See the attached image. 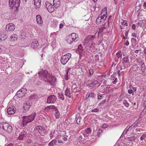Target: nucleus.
Returning <instances> with one entry per match:
<instances>
[{"mask_svg": "<svg viewBox=\"0 0 146 146\" xmlns=\"http://www.w3.org/2000/svg\"><path fill=\"white\" fill-rule=\"evenodd\" d=\"M40 79L45 81L48 82L50 84L53 85L54 82L49 79L52 80L55 78L54 76H52L46 70L42 69L38 73Z\"/></svg>", "mask_w": 146, "mask_h": 146, "instance_id": "1", "label": "nucleus"}, {"mask_svg": "<svg viewBox=\"0 0 146 146\" xmlns=\"http://www.w3.org/2000/svg\"><path fill=\"white\" fill-rule=\"evenodd\" d=\"M105 11V12H104L103 10L102 11L101 13L96 20V24L98 25L105 22L107 16V9H106Z\"/></svg>", "mask_w": 146, "mask_h": 146, "instance_id": "2", "label": "nucleus"}, {"mask_svg": "<svg viewBox=\"0 0 146 146\" xmlns=\"http://www.w3.org/2000/svg\"><path fill=\"white\" fill-rule=\"evenodd\" d=\"M36 115V113L34 112L30 115L23 116L22 117L23 121H25L26 123H30L34 119Z\"/></svg>", "mask_w": 146, "mask_h": 146, "instance_id": "3", "label": "nucleus"}, {"mask_svg": "<svg viewBox=\"0 0 146 146\" xmlns=\"http://www.w3.org/2000/svg\"><path fill=\"white\" fill-rule=\"evenodd\" d=\"M0 127L8 133H11L13 131V128L9 124L5 122L1 123Z\"/></svg>", "mask_w": 146, "mask_h": 146, "instance_id": "4", "label": "nucleus"}, {"mask_svg": "<svg viewBox=\"0 0 146 146\" xmlns=\"http://www.w3.org/2000/svg\"><path fill=\"white\" fill-rule=\"evenodd\" d=\"M27 92V89L25 88H22L17 92L16 96L13 98V100H15V98H21L25 96Z\"/></svg>", "mask_w": 146, "mask_h": 146, "instance_id": "5", "label": "nucleus"}, {"mask_svg": "<svg viewBox=\"0 0 146 146\" xmlns=\"http://www.w3.org/2000/svg\"><path fill=\"white\" fill-rule=\"evenodd\" d=\"M71 56V54L70 53H67L65 54L62 56L60 62L61 63L64 65L68 61Z\"/></svg>", "mask_w": 146, "mask_h": 146, "instance_id": "6", "label": "nucleus"}, {"mask_svg": "<svg viewBox=\"0 0 146 146\" xmlns=\"http://www.w3.org/2000/svg\"><path fill=\"white\" fill-rule=\"evenodd\" d=\"M45 129L42 126H36L34 129V132L38 135L45 133Z\"/></svg>", "mask_w": 146, "mask_h": 146, "instance_id": "7", "label": "nucleus"}, {"mask_svg": "<svg viewBox=\"0 0 146 146\" xmlns=\"http://www.w3.org/2000/svg\"><path fill=\"white\" fill-rule=\"evenodd\" d=\"M39 45L38 40L36 39L33 40L31 43V47L33 49H37Z\"/></svg>", "mask_w": 146, "mask_h": 146, "instance_id": "8", "label": "nucleus"}, {"mask_svg": "<svg viewBox=\"0 0 146 146\" xmlns=\"http://www.w3.org/2000/svg\"><path fill=\"white\" fill-rule=\"evenodd\" d=\"M46 7L48 11L50 13H52L54 11V8L53 6L48 2L45 3Z\"/></svg>", "mask_w": 146, "mask_h": 146, "instance_id": "9", "label": "nucleus"}, {"mask_svg": "<svg viewBox=\"0 0 146 146\" xmlns=\"http://www.w3.org/2000/svg\"><path fill=\"white\" fill-rule=\"evenodd\" d=\"M95 36L94 35H89L86 37L84 41V44H87L90 41H92L93 40Z\"/></svg>", "mask_w": 146, "mask_h": 146, "instance_id": "10", "label": "nucleus"}, {"mask_svg": "<svg viewBox=\"0 0 146 146\" xmlns=\"http://www.w3.org/2000/svg\"><path fill=\"white\" fill-rule=\"evenodd\" d=\"M32 102L31 101H25V102L23 104V107L25 110H28L32 106Z\"/></svg>", "mask_w": 146, "mask_h": 146, "instance_id": "11", "label": "nucleus"}, {"mask_svg": "<svg viewBox=\"0 0 146 146\" xmlns=\"http://www.w3.org/2000/svg\"><path fill=\"white\" fill-rule=\"evenodd\" d=\"M15 28V26L13 24L10 23L6 25V29L7 31H13Z\"/></svg>", "mask_w": 146, "mask_h": 146, "instance_id": "12", "label": "nucleus"}, {"mask_svg": "<svg viewBox=\"0 0 146 146\" xmlns=\"http://www.w3.org/2000/svg\"><path fill=\"white\" fill-rule=\"evenodd\" d=\"M96 95L94 94L93 93L88 92V93L86 96V99L90 100L92 98H94V99Z\"/></svg>", "mask_w": 146, "mask_h": 146, "instance_id": "13", "label": "nucleus"}, {"mask_svg": "<svg viewBox=\"0 0 146 146\" xmlns=\"http://www.w3.org/2000/svg\"><path fill=\"white\" fill-rule=\"evenodd\" d=\"M16 111L15 109L13 106L9 107L7 110V112L9 115L13 114Z\"/></svg>", "mask_w": 146, "mask_h": 146, "instance_id": "14", "label": "nucleus"}, {"mask_svg": "<svg viewBox=\"0 0 146 146\" xmlns=\"http://www.w3.org/2000/svg\"><path fill=\"white\" fill-rule=\"evenodd\" d=\"M70 36L73 39V40L74 41V42H76L78 41V35L75 33H72Z\"/></svg>", "mask_w": 146, "mask_h": 146, "instance_id": "15", "label": "nucleus"}, {"mask_svg": "<svg viewBox=\"0 0 146 146\" xmlns=\"http://www.w3.org/2000/svg\"><path fill=\"white\" fill-rule=\"evenodd\" d=\"M53 5L55 8H57L60 5V0H53Z\"/></svg>", "mask_w": 146, "mask_h": 146, "instance_id": "16", "label": "nucleus"}, {"mask_svg": "<svg viewBox=\"0 0 146 146\" xmlns=\"http://www.w3.org/2000/svg\"><path fill=\"white\" fill-rule=\"evenodd\" d=\"M36 19L37 23L38 24H41L42 23V20L40 15H37L36 16Z\"/></svg>", "mask_w": 146, "mask_h": 146, "instance_id": "17", "label": "nucleus"}, {"mask_svg": "<svg viewBox=\"0 0 146 146\" xmlns=\"http://www.w3.org/2000/svg\"><path fill=\"white\" fill-rule=\"evenodd\" d=\"M98 81L96 80H91V83H90V87H93L95 85L98 84Z\"/></svg>", "mask_w": 146, "mask_h": 146, "instance_id": "18", "label": "nucleus"}, {"mask_svg": "<svg viewBox=\"0 0 146 146\" xmlns=\"http://www.w3.org/2000/svg\"><path fill=\"white\" fill-rule=\"evenodd\" d=\"M71 36L69 35L66 37V40L68 43L71 44L72 43L74 42Z\"/></svg>", "mask_w": 146, "mask_h": 146, "instance_id": "19", "label": "nucleus"}, {"mask_svg": "<svg viewBox=\"0 0 146 146\" xmlns=\"http://www.w3.org/2000/svg\"><path fill=\"white\" fill-rule=\"evenodd\" d=\"M17 34H15L12 35L10 36L9 40L10 41H14L17 40Z\"/></svg>", "mask_w": 146, "mask_h": 146, "instance_id": "20", "label": "nucleus"}, {"mask_svg": "<svg viewBox=\"0 0 146 146\" xmlns=\"http://www.w3.org/2000/svg\"><path fill=\"white\" fill-rule=\"evenodd\" d=\"M34 5L36 8H40L41 3V0H34Z\"/></svg>", "mask_w": 146, "mask_h": 146, "instance_id": "21", "label": "nucleus"}, {"mask_svg": "<svg viewBox=\"0 0 146 146\" xmlns=\"http://www.w3.org/2000/svg\"><path fill=\"white\" fill-rule=\"evenodd\" d=\"M143 2V0H138L136 2V5L137 7H139V9H141V7Z\"/></svg>", "mask_w": 146, "mask_h": 146, "instance_id": "22", "label": "nucleus"}, {"mask_svg": "<svg viewBox=\"0 0 146 146\" xmlns=\"http://www.w3.org/2000/svg\"><path fill=\"white\" fill-rule=\"evenodd\" d=\"M45 110H49L50 109H53L54 111H57V109L54 105L49 106L45 108Z\"/></svg>", "mask_w": 146, "mask_h": 146, "instance_id": "23", "label": "nucleus"}, {"mask_svg": "<svg viewBox=\"0 0 146 146\" xmlns=\"http://www.w3.org/2000/svg\"><path fill=\"white\" fill-rule=\"evenodd\" d=\"M16 136L17 138H18V139L19 140H22L23 138L25 137V134L24 133H19L18 136L16 135Z\"/></svg>", "mask_w": 146, "mask_h": 146, "instance_id": "24", "label": "nucleus"}, {"mask_svg": "<svg viewBox=\"0 0 146 146\" xmlns=\"http://www.w3.org/2000/svg\"><path fill=\"white\" fill-rule=\"evenodd\" d=\"M56 97L54 95H52L48 97L47 99V100H56Z\"/></svg>", "mask_w": 146, "mask_h": 146, "instance_id": "25", "label": "nucleus"}, {"mask_svg": "<svg viewBox=\"0 0 146 146\" xmlns=\"http://www.w3.org/2000/svg\"><path fill=\"white\" fill-rule=\"evenodd\" d=\"M65 94L66 96H68L69 98H71V96L70 95V90L68 88H67L66 89L65 92Z\"/></svg>", "mask_w": 146, "mask_h": 146, "instance_id": "26", "label": "nucleus"}, {"mask_svg": "<svg viewBox=\"0 0 146 146\" xmlns=\"http://www.w3.org/2000/svg\"><path fill=\"white\" fill-rule=\"evenodd\" d=\"M9 4L10 6L11 7V8L12 9L13 8L15 4L14 0H9Z\"/></svg>", "mask_w": 146, "mask_h": 146, "instance_id": "27", "label": "nucleus"}, {"mask_svg": "<svg viewBox=\"0 0 146 146\" xmlns=\"http://www.w3.org/2000/svg\"><path fill=\"white\" fill-rule=\"evenodd\" d=\"M20 3V0H16L15 1V7L17 9L19 7Z\"/></svg>", "mask_w": 146, "mask_h": 146, "instance_id": "28", "label": "nucleus"}, {"mask_svg": "<svg viewBox=\"0 0 146 146\" xmlns=\"http://www.w3.org/2000/svg\"><path fill=\"white\" fill-rule=\"evenodd\" d=\"M77 51H78L80 53H82L83 50V47L81 44L79 45L78 46V49L77 50Z\"/></svg>", "mask_w": 146, "mask_h": 146, "instance_id": "29", "label": "nucleus"}, {"mask_svg": "<svg viewBox=\"0 0 146 146\" xmlns=\"http://www.w3.org/2000/svg\"><path fill=\"white\" fill-rule=\"evenodd\" d=\"M57 22L56 21H53L51 22V25L53 27L56 28L57 26Z\"/></svg>", "mask_w": 146, "mask_h": 146, "instance_id": "30", "label": "nucleus"}, {"mask_svg": "<svg viewBox=\"0 0 146 146\" xmlns=\"http://www.w3.org/2000/svg\"><path fill=\"white\" fill-rule=\"evenodd\" d=\"M57 140L55 139H53L48 144V145L49 146H53L54 144L56 143Z\"/></svg>", "mask_w": 146, "mask_h": 146, "instance_id": "31", "label": "nucleus"}, {"mask_svg": "<svg viewBox=\"0 0 146 146\" xmlns=\"http://www.w3.org/2000/svg\"><path fill=\"white\" fill-rule=\"evenodd\" d=\"M84 134H83L81 133L80 134V135L78 138L79 141H82L84 139Z\"/></svg>", "mask_w": 146, "mask_h": 146, "instance_id": "32", "label": "nucleus"}, {"mask_svg": "<svg viewBox=\"0 0 146 146\" xmlns=\"http://www.w3.org/2000/svg\"><path fill=\"white\" fill-rule=\"evenodd\" d=\"M136 139V137L134 136H132L131 137H128L127 138V139L129 141H133L135 140Z\"/></svg>", "mask_w": 146, "mask_h": 146, "instance_id": "33", "label": "nucleus"}, {"mask_svg": "<svg viewBox=\"0 0 146 146\" xmlns=\"http://www.w3.org/2000/svg\"><path fill=\"white\" fill-rule=\"evenodd\" d=\"M139 68V67L137 64L134 65L132 67V68L133 69L134 71H138V70Z\"/></svg>", "mask_w": 146, "mask_h": 146, "instance_id": "34", "label": "nucleus"}, {"mask_svg": "<svg viewBox=\"0 0 146 146\" xmlns=\"http://www.w3.org/2000/svg\"><path fill=\"white\" fill-rule=\"evenodd\" d=\"M37 98V96L35 94H34L32 96H29V99L30 100H36Z\"/></svg>", "mask_w": 146, "mask_h": 146, "instance_id": "35", "label": "nucleus"}, {"mask_svg": "<svg viewBox=\"0 0 146 146\" xmlns=\"http://www.w3.org/2000/svg\"><path fill=\"white\" fill-rule=\"evenodd\" d=\"M137 25L139 26H141V27H143L144 26V24L143 22L142 21H140L137 23Z\"/></svg>", "mask_w": 146, "mask_h": 146, "instance_id": "36", "label": "nucleus"}, {"mask_svg": "<svg viewBox=\"0 0 146 146\" xmlns=\"http://www.w3.org/2000/svg\"><path fill=\"white\" fill-rule=\"evenodd\" d=\"M76 121L77 124H79L80 122V117L79 116H77L76 118Z\"/></svg>", "mask_w": 146, "mask_h": 146, "instance_id": "37", "label": "nucleus"}, {"mask_svg": "<svg viewBox=\"0 0 146 146\" xmlns=\"http://www.w3.org/2000/svg\"><path fill=\"white\" fill-rule=\"evenodd\" d=\"M56 111L55 114L56 118L57 119L59 118L60 117V113L58 111V110H57V111Z\"/></svg>", "mask_w": 146, "mask_h": 146, "instance_id": "38", "label": "nucleus"}, {"mask_svg": "<svg viewBox=\"0 0 146 146\" xmlns=\"http://www.w3.org/2000/svg\"><path fill=\"white\" fill-rule=\"evenodd\" d=\"M84 86H88V87H90V83L88 81H85L84 82Z\"/></svg>", "mask_w": 146, "mask_h": 146, "instance_id": "39", "label": "nucleus"}, {"mask_svg": "<svg viewBox=\"0 0 146 146\" xmlns=\"http://www.w3.org/2000/svg\"><path fill=\"white\" fill-rule=\"evenodd\" d=\"M75 90V92L76 93L79 92L81 90V88L79 87H75L74 88V90Z\"/></svg>", "mask_w": 146, "mask_h": 146, "instance_id": "40", "label": "nucleus"}, {"mask_svg": "<svg viewBox=\"0 0 146 146\" xmlns=\"http://www.w3.org/2000/svg\"><path fill=\"white\" fill-rule=\"evenodd\" d=\"M89 77H90L93 74L94 72L91 69H90L89 70Z\"/></svg>", "mask_w": 146, "mask_h": 146, "instance_id": "41", "label": "nucleus"}, {"mask_svg": "<svg viewBox=\"0 0 146 146\" xmlns=\"http://www.w3.org/2000/svg\"><path fill=\"white\" fill-rule=\"evenodd\" d=\"M123 59L125 62H129V58L128 56L123 57Z\"/></svg>", "mask_w": 146, "mask_h": 146, "instance_id": "42", "label": "nucleus"}, {"mask_svg": "<svg viewBox=\"0 0 146 146\" xmlns=\"http://www.w3.org/2000/svg\"><path fill=\"white\" fill-rule=\"evenodd\" d=\"M96 5H93L92 6H91V10L92 11L94 12L95 10L96 9Z\"/></svg>", "mask_w": 146, "mask_h": 146, "instance_id": "43", "label": "nucleus"}, {"mask_svg": "<svg viewBox=\"0 0 146 146\" xmlns=\"http://www.w3.org/2000/svg\"><path fill=\"white\" fill-rule=\"evenodd\" d=\"M121 24L124 26H127L128 25V24L127 23V22L125 20H123V21L122 23H121Z\"/></svg>", "mask_w": 146, "mask_h": 146, "instance_id": "44", "label": "nucleus"}, {"mask_svg": "<svg viewBox=\"0 0 146 146\" xmlns=\"http://www.w3.org/2000/svg\"><path fill=\"white\" fill-rule=\"evenodd\" d=\"M146 69L144 63H143L141 65V70H145Z\"/></svg>", "mask_w": 146, "mask_h": 146, "instance_id": "45", "label": "nucleus"}, {"mask_svg": "<svg viewBox=\"0 0 146 146\" xmlns=\"http://www.w3.org/2000/svg\"><path fill=\"white\" fill-rule=\"evenodd\" d=\"M116 55L117 57L119 58L120 57H121L122 56V53L121 51H118L116 53Z\"/></svg>", "mask_w": 146, "mask_h": 146, "instance_id": "46", "label": "nucleus"}, {"mask_svg": "<svg viewBox=\"0 0 146 146\" xmlns=\"http://www.w3.org/2000/svg\"><path fill=\"white\" fill-rule=\"evenodd\" d=\"M103 97L104 96L102 95L99 94H98L97 98L98 100L102 99Z\"/></svg>", "mask_w": 146, "mask_h": 146, "instance_id": "47", "label": "nucleus"}, {"mask_svg": "<svg viewBox=\"0 0 146 146\" xmlns=\"http://www.w3.org/2000/svg\"><path fill=\"white\" fill-rule=\"evenodd\" d=\"M102 130L101 129H99L97 133V136L99 137L101 135V133H102Z\"/></svg>", "mask_w": 146, "mask_h": 146, "instance_id": "48", "label": "nucleus"}, {"mask_svg": "<svg viewBox=\"0 0 146 146\" xmlns=\"http://www.w3.org/2000/svg\"><path fill=\"white\" fill-rule=\"evenodd\" d=\"M146 138V134H143L140 137V139L141 141L143 140L144 139Z\"/></svg>", "mask_w": 146, "mask_h": 146, "instance_id": "49", "label": "nucleus"}, {"mask_svg": "<svg viewBox=\"0 0 146 146\" xmlns=\"http://www.w3.org/2000/svg\"><path fill=\"white\" fill-rule=\"evenodd\" d=\"M135 125L137 126L134 123L131 125L128 128V129L131 130V129L135 127Z\"/></svg>", "mask_w": 146, "mask_h": 146, "instance_id": "50", "label": "nucleus"}, {"mask_svg": "<svg viewBox=\"0 0 146 146\" xmlns=\"http://www.w3.org/2000/svg\"><path fill=\"white\" fill-rule=\"evenodd\" d=\"M85 132L87 134H88L91 132V130L90 128H88L85 130Z\"/></svg>", "mask_w": 146, "mask_h": 146, "instance_id": "51", "label": "nucleus"}, {"mask_svg": "<svg viewBox=\"0 0 146 146\" xmlns=\"http://www.w3.org/2000/svg\"><path fill=\"white\" fill-rule=\"evenodd\" d=\"M129 130L128 129H125V130H124V131H123V133H122L121 135H122L123 136L125 135L126 134L127 132Z\"/></svg>", "mask_w": 146, "mask_h": 146, "instance_id": "52", "label": "nucleus"}, {"mask_svg": "<svg viewBox=\"0 0 146 146\" xmlns=\"http://www.w3.org/2000/svg\"><path fill=\"white\" fill-rule=\"evenodd\" d=\"M58 97L61 100H63L64 99V96L62 94L59 95Z\"/></svg>", "mask_w": 146, "mask_h": 146, "instance_id": "53", "label": "nucleus"}, {"mask_svg": "<svg viewBox=\"0 0 146 146\" xmlns=\"http://www.w3.org/2000/svg\"><path fill=\"white\" fill-rule=\"evenodd\" d=\"M123 104L124 105L127 107H128L129 106V104L127 102V101H123Z\"/></svg>", "mask_w": 146, "mask_h": 146, "instance_id": "54", "label": "nucleus"}, {"mask_svg": "<svg viewBox=\"0 0 146 146\" xmlns=\"http://www.w3.org/2000/svg\"><path fill=\"white\" fill-rule=\"evenodd\" d=\"M118 146H127V145L123 142H120Z\"/></svg>", "mask_w": 146, "mask_h": 146, "instance_id": "55", "label": "nucleus"}, {"mask_svg": "<svg viewBox=\"0 0 146 146\" xmlns=\"http://www.w3.org/2000/svg\"><path fill=\"white\" fill-rule=\"evenodd\" d=\"M145 113H146V108L144 109L143 110L141 113V115H143Z\"/></svg>", "mask_w": 146, "mask_h": 146, "instance_id": "56", "label": "nucleus"}, {"mask_svg": "<svg viewBox=\"0 0 146 146\" xmlns=\"http://www.w3.org/2000/svg\"><path fill=\"white\" fill-rule=\"evenodd\" d=\"M28 123H26L25 121H23V119L22 120V122L21 124V125H22L23 127L25 126Z\"/></svg>", "mask_w": 146, "mask_h": 146, "instance_id": "57", "label": "nucleus"}, {"mask_svg": "<svg viewBox=\"0 0 146 146\" xmlns=\"http://www.w3.org/2000/svg\"><path fill=\"white\" fill-rule=\"evenodd\" d=\"M99 109L98 108H95L92 110V112H96L99 111Z\"/></svg>", "mask_w": 146, "mask_h": 146, "instance_id": "58", "label": "nucleus"}, {"mask_svg": "<svg viewBox=\"0 0 146 146\" xmlns=\"http://www.w3.org/2000/svg\"><path fill=\"white\" fill-rule=\"evenodd\" d=\"M68 71H67L66 75H65V80H67L68 79Z\"/></svg>", "mask_w": 146, "mask_h": 146, "instance_id": "59", "label": "nucleus"}, {"mask_svg": "<svg viewBox=\"0 0 146 146\" xmlns=\"http://www.w3.org/2000/svg\"><path fill=\"white\" fill-rule=\"evenodd\" d=\"M137 62H139V64L140 65L141 64H143V63H144V62H143L142 61L140 60H137Z\"/></svg>", "mask_w": 146, "mask_h": 146, "instance_id": "60", "label": "nucleus"}, {"mask_svg": "<svg viewBox=\"0 0 146 146\" xmlns=\"http://www.w3.org/2000/svg\"><path fill=\"white\" fill-rule=\"evenodd\" d=\"M141 121V120L139 119H138L134 123L135 125H137V123H140V121Z\"/></svg>", "mask_w": 146, "mask_h": 146, "instance_id": "61", "label": "nucleus"}, {"mask_svg": "<svg viewBox=\"0 0 146 146\" xmlns=\"http://www.w3.org/2000/svg\"><path fill=\"white\" fill-rule=\"evenodd\" d=\"M133 91L131 89H129L128 90V93L129 94H131L132 93V94L133 95Z\"/></svg>", "mask_w": 146, "mask_h": 146, "instance_id": "62", "label": "nucleus"}, {"mask_svg": "<svg viewBox=\"0 0 146 146\" xmlns=\"http://www.w3.org/2000/svg\"><path fill=\"white\" fill-rule=\"evenodd\" d=\"M114 80L112 81V83L114 84H115L117 81V78L116 77H115Z\"/></svg>", "mask_w": 146, "mask_h": 146, "instance_id": "63", "label": "nucleus"}, {"mask_svg": "<svg viewBox=\"0 0 146 146\" xmlns=\"http://www.w3.org/2000/svg\"><path fill=\"white\" fill-rule=\"evenodd\" d=\"M105 27L104 26L103 27H101L99 28V29L100 30V31L101 30V32H103V30H104L105 29H106Z\"/></svg>", "mask_w": 146, "mask_h": 146, "instance_id": "64", "label": "nucleus"}]
</instances>
